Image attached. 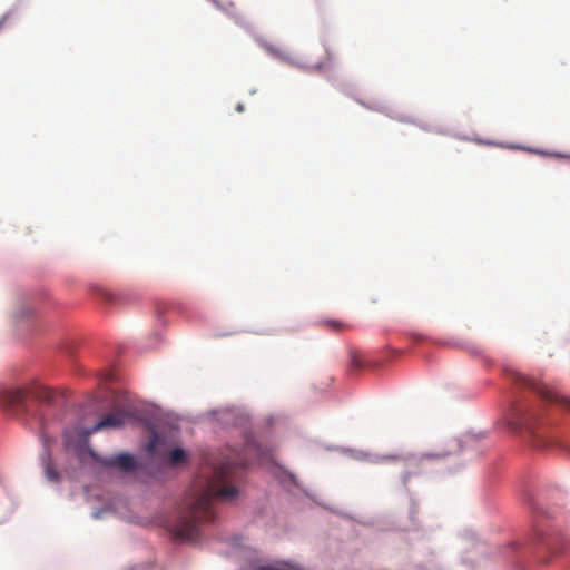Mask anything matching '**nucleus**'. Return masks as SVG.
<instances>
[{
	"instance_id": "f257e3e1",
	"label": "nucleus",
	"mask_w": 570,
	"mask_h": 570,
	"mask_svg": "<svg viewBox=\"0 0 570 570\" xmlns=\"http://www.w3.org/2000/svg\"><path fill=\"white\" fill-rule=\"evenodd\" d=\"M249 464V459L228 455L197 481L186 499V507L171 527L174 537L183 542H197L200 525L214 522V501H232L238 490L232 484L236 470Z\"/></svg>"
},
{
	"instance_id": "f03ea898",
	"label": "nucleus",
	"mask_w": 570,
	"mask_h": 570,
	"mask_svg": "<svg viewBox=\"0 0 570 570\" xmlns=\"http://www.w3.org/2000/svg\"><path fill=\"white\" fill-rule=\"evenodd\" d=\"M511 424L514 429L527 433L534 448L548 449L556 444V441L539 426V415L535 410L523 407L515 410Z\"/></svg>"
},
{
	"instance_id": "7ed1b4c3",
	"label": "nucleus",
	"mask_w": 570,
	"mask_h": 570,
	"mask_svg": "<svg viewBox=\"0 0 570 570\" xmlns=\"http://www.w3.org/2000/svg\"><path fill=\"white\" fill-rule=\"evenodd\" d=\"M518 381L525 387L532 390L537 394L540 395V397L549 403L557 404L561 406L562 409L570 411V400L566 396L560 395L558 392H556L553 389L547 386L541 381H538L532 377L519 375Z\"/></svg>"
},
{
	"instance_id": "20e7f679",
	"label": "nucleus",
	"mask_w": 570,
	"mask_h": 570,
	"mask_svg": "<svg viewBox=\"0 0 570 570\" xmlns=\"http://www.w3.org/2000/svg\"><path fill=\"white\" fill-rule=\"evenodd\" d=\"M90 454L95 462L105 468L115 469L125 473L134 472L137 469V461L135 456L129 453H119L110 456H100L94 452Z\"/></svg>"
},
{
	"instance_id": "39448f33",
	"label": "nucleus",
	"mask_w": 570,
	"mask_h": 570,
	"mask_svg": "<svg viewBox=\"0 0 570 570\" xmlns=\"http://www.w3.org/2000/svg\"><path fill=\"white\" fill-rule=\"evenodd\" d=\"M24 400L26 393L21 389L0 391V405L13 413L26 411Z\"/></svg>"
},
{
	"instance_id": "423d86ee",
	"label": "nucleus",
	"mask_w": 570,
	"mask_h": 570,
	"mask_svg": "<svg viewBox=\"0 0 570 570\" xmlns=\"http://www.w3.org/2000/svg\"><path fill=\"white\" fill-rule=\"evenodd\" d=\"M538 544L542 546L551 553L557 554L570 547V541H566L559 534H547L543 530L535 531Z\"/></svg>"
},
{
	"instance_id": "0eeeda50",
	"label": "nucleus",
	"mask_w": 570,
	"mask_h": 570,
	"mask_svg": "<svg viewBox=\"0 0 570 570\" xmlns=\"http://www.w3.org/2000/svg\"><path fill=\"white\" fill-rule=\"evenodd\" d=\"M128 419V414L122 410H116L107 415H105L99 422H97L89 431H87V434H92L95 432H98L100 430L105 429H118L121 428L126 420Z\"/></svg>"
},
{
	"instance_id": "6e6552de",
	"label": "nucleus",
	"mask_w": 570,
	"mask_h": 570,
	"mask_svg": "<svg viewBox=\"0 0 570 570\" xmlns=\"http://www.w3.org/2000/svg\"><path fill=\"white\" fill-rule=\"evenodd\" d=\"M258 570H303V569L294 562L283 561L277 564L261 567Z\"/></svg>"
},
{
	"instance_id": "1a4fd4ad",
	"label": "nucleus",
	"mask_w": 570,
	"mask_h": 570,
	"mask_svg": "<svg viewBox=\"0 0 570 570\" xmlns=\"http://www.w3.org/2000/svg\"><path fill=\"white\" fill-rule=\"evenodd\" d=\"M320 323L321 325L333 332H342L350 328L347 324L336 320H323Z\"/></svg>"
},
{
	"instance_id": "9d476101",
	"label": "nucleus",
	"mask_w": 570,
	"mask_h": 570,
	"mask_svg": "<svg viewBox=\"0 0 570 570\" xmlns=\"http://www.w3.org/2000/svg\"><path fill=\"white\" fill-rule=\"evenodd\" d=\"M186 452L183 449H174L169 453V462L171 464H179L186 460Z\"/></svg>"
},
{
	"instance_id": "9b49d317",
	"label": "nucleus",
	"mask_w": 570,
	"mask_h": 570,
	"mask_svg": "<svg viewBox=\"0 0 570 570\" xmlns=\"http://www.w3.org/2000/svg\"><path fill=\"white\" fill-rule=\"evenodd\" d=\"M36 396L42 402L51 403L55 399V393L51 390L43 387L37 392Z\"/></svg>"
},
{
	"instance_id": "f8f14e48",
	"label": "nucleus",
	"mask_w": 570,
	"mask_h": 570,
	"mask_svg": "<svg viewBox=\"0 0 570 570\" xmlns=\"http://www.w3.org/2000/svg\"><path fill=\"white\" fill-rule=\"evenodd\" d=\"M45 473L49 481H51V482L59 481V473L56 471V469L52 466V464L50 462H47L45 464Z\"/></svg>"
},
{
	"instance_id": "ddd939ff",
	"label": "nucleus",
	"mask_w": 570,
	"mask_h": 570,
	"mask_svg": "<svg viewBox=\"0 0 570 570\" xmlns=\"http://www.w3.org/2000/svg\"><path fill=\"white\" fill-rule=\"evenodd\" d=\"M351 364L353 367L355 368H361L363 366V360H362V356L361 354L358 353H353L351 355Z\"/></svg>"
},
{
	"instance_id": "4468645a",
	"label": "nucleus",
	"mask_w": 570,
	"mask_h": 570,
	"mask_svg": "<svg viewBox=\"0 0 570 570\" xmlns=\"http://www.w3.org/2000/svg\"><path fill=\"white\" fill-rule=\"evenodd\" d=\"M235 109L237 112H243L245 110V107L243 104H238Z\"/></svg>"
},
{
	"instance_id": "2eb2a0df",
	"label": "nucleus",
	"mask_w": 570,
	"mask_h": 570,
	"mask_svg": "<svg viewBox=\"0 0 570 570\" xmlns=\"http://www.w3.org/2000/svg\"><path fill=\"white\" fill-rule=\"evenodd\" d=\"M410 476H411V472H406V473L404 474V481L406 482V481H407V479H409Z\"/></svg>"
},
{
	"instance_id": "dca6fc26",
	"label": "nucleus",
	"mask_w": 570,
	"mask_h": 570,
	"mask_svg": "<svg viewBox=\"0 0 570 570\" xmlns=\"http://www.w3.org/2000/svg\"><path fill=\"white\" fill-rule=\"evenodd\" d=\"M250 448H254V444L248 443V444L246 445V451H248Z\"/></svg>"
},
{
	"instance_id": "f3484780",
	"label": "nucleus",
	"mask_w": 570,
	"mask_h": 570,
	"mask_svg": "<svg viewBox=\"0 0 570 570\" xmlns=\"http://www.w3.org/2000/svg\"><path fill=\"white\" fill-rule=\"evenodd\" d=\"M389 459H391V460H399V456L393 455V456H389Z\"/></svg>"
}]
</instances>
